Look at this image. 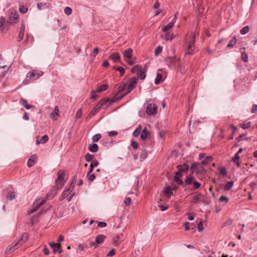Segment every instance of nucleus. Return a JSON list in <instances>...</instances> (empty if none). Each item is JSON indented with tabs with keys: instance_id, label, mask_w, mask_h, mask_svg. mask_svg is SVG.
I'll use <instances>...</instances> for the list:
<instances>
[{
	"instance_id": "17",
	"label": "nucleus",
	"mask_w": 257,
	"mask_h": 257,
	"mask_svg": "<svg viewBox=\"0 0 257 257\" xmlns=\"http://www.w3.org/2000/svg\"><path fill=\"white\" fill-rule=\"evenodd\" d=\"M18 17L19 16L17 13H15L14 14H12V15L10 17L9 19V25L14 24L17 23Z\"/></svg>"
},
{
	"instance_id": "29",
	"label": "nucleus",
	"mask_w": 257,
	"mask_h": 257,
	"mask_svg": "<svg viewBox=\"0 0 257 257\" xmlns=\"http://www.w3.org/2000/svg\"><path fill=\"white\" fill-rule=\"evenodd\" d=\"M236 38L235 37H233L231 40H230L229 43L227 45V48H233L236 43Z\"/></svg>"
},
{
	"instance_id": "4",
	"label": "nucleus",
	"mask_w": 257,
	"mask_h": 257,
	"mask_svg": "<svg viewBox=\"0 0 257 257\" xmlns=\"http://www.w3.org/2000/svg\"><path fill=\"white\" fill-rule=\"evenodd\" d=\"M194 180V178L193 177L191 176H186L184 181V185L192 184L193 189L196 190L198 189L200 187L201 184L198 182Z\"/></svg>"
},
{
	"instance_id": "36",
	"label": "nucleus",
	"mask_w": 257,
	"mask_h": 257,
	"mask_svg": "<svg viewBox=\"0 0 257 257\" xmlns=\"http://www.w3.org/2000/svg\"><path fill=\"white\" fill-rule=\"evenodd\" d=\"M142 130V126L141 125H139L138 127L136 128V130L134 131L133 133V135L135 137H137L139 136L140 132Z\"/></svg>"
},
{
	"instance_id": "22",
	"label": "nucleus",
	"mask_w": 257,
	"mask_h": 257,
	"mask_svg": "<svg viewBox=\"0 0 257 257\" xmlns=\"http://www.w3.org/2000/svg\"><path fill=\"white\" fill-rule=\"evenodd\" d=\"M200 167H202L201 166V164L199 163H193L190 167L192 174H193L196 171H198V170L199 169Z\"/></svg>"
},
{
	"instance_id": "38",
	"label": "nucleus",
	"mask_w": 257,
	"mask_h": 257,
	"mask_svg": "<svg viewBox=\"0 0 257 257\" xmlns=\"http://www.w3.org/2000/svg\"><path fill=\"white\" fill-rule=\"evenodd\" d=\"M162 79V74L160 73H157V77L155 80V84H156V85L159 84L161 82Z\"/></svg>"
},
{
	"instance_id": "32",
	"label": "nucleus",
	"mask_w": 257,
	"mask_h": 257,
	"mask_svg": "<svg viewBox=\"0 0 257 257\" xmlns=\"http://www.w3.org/2000/svg\"><path fill=\"white\" fill-rule=\"evenodd\" d=\"M172 188L170 186H167L165 188L164 190V194L167 197H170L172 195Z\"/></svg>"
},
{
	"instance_id": "54",
	"label": "nucleus",
	"mask_w": 257,
	"mask_h": 257,
	"mask_svg": "<svg viewBox=\"0 0 257 257\" xmlns=\"http://www.w3.org/2000/svg\"><path fill=\"white\" fill-rule=\"evenodd\" d=\"M82 115V111L81 109H79L77 110L76 113L75 118L76 119H79L81 117Z\"/></svg>"
},
{
	"instance_id": "18",
	"label": "nucleus",
	"mask_w": 257,
	"mask_h": 257,
	"mask_svg": "<svg viewBox=\"0 0 257 257\" xmlns=\"http://www.w3.org/2000/svg\"><path fill=\"white\" fill-rule=\"evenodd\" d=\"M100 109V108L99 107V106H98L97 104L94 107V108L91 110V111L90 112V113H89V114L87 116V118H90L92 116H94V115H95L97 112L99 110V109Z\"/></svg>"
},
{
	"instance_id": "3",
	"label": "nucleus",
	"mask_w": 257,
	"mask_h": 257,
	"mask_svg": "<svg viewBox=\"0 0 257 257\" xmlns=\"http://www.w3.org/2000/svg\"><path fill=\"white\" fill-rule=\"evenodd\" d=\"M43 74V72L40 70H32L28 72L26 76L27 80H35L38 79Z\"/></svg>"
},
{
	"instance_id": "12",
	"label": "nucleus",
	"mask_w": 257,
	"mask_h": 257,
	"mask_svg": "<svg viewBox=\"0 0 257 257\" xmlns=\"http://www.w3.org/2000/svg\"><path fill=\"white\" fill-rule=\"evenodd\" d=\"M46 203V200L45 199H43L38 204L36 205L32 209L28 211V213H33L37 211L38 209L42 205H44Z\"/></svg>"
},
{
	"instance_id": "21",
	"label": "nucleus",
	"mask_w": 257,
	"mask_h": 257,
	"mask_svg": "<svg viewBox=\"0 0 257 257\" xmlns=\"http://www.w3.org/2000/svg\"><path fill=\"white\" fill-rule=\"evenodd\" d=\"M88 150L92 153H96L98 151V147L96 144H91L88 146Z\"/></svg>"
},
{
	"instance_id": "28",
	"label": "nucleus",
	"mask_w": 257,
	"mask_h": 257,
	"mask_svg": "<svg viewBox=\"0 0 257 257\" xmlns=\"http://www.w3.org/2000/svg\"><path fill=\"white\" fill-rule=\"evenodd\" d=\"M48 140H49L48 136L47 135H45L41 138L40 141H39L38 139H37V144H39L40 143L41 144H45L46 142H47L48 141Z\"/></svg>"
},
{
	"instance_id": "34",
	"label": "nucleus",
	"mask_w": 257,
	"mask_h": 257,
	"mask_svg": "<svg viewBox=\"0 0 257 257\" xmlns=\"http://www.w3.org/2000/svg\"><path fill=\"white\" fill-rule=\"evenodd\" d=\"M142 70L141 66L137 65L132 68L131 71L132 73H139Z\"/></svg>"
},
{
	"instance_id": "42",
	"label": "nucleus",
	"mask_w": 257,
	"mask_h": 257,
	"mask_svg": "<svg viewBox=\"0 0 257 257\" xmlns=\"http://www.w3.org/2000/svg\"><path fill=\"white\" fill-rule=\"evenodd\" d=\"M250 30L249 26H246L244 27L240 31V33L242 35H245L247 34Z\"/></svg>"
},
{
	"instance_id": "2",
	"label": "nucleus",
	"mask_w": 257,
	"mask_h": 257,
	"mask_svg": "<svg viewBox=\"0 0 257 257\" xmlns=\"http://www.w3.org/2000/svg\"><path fill=\"white\" fill-rule=\"evenodd\" d=\"M195 36L193 33H191L187 35L186 38V41L188 43L187 50L185 54H192L195 50Z\"/></svg>"
},
{
	"instance_id": "35",
	"label": "nucleus",
	"mask_w": 257,
	"mask_h": 257,
	"mask_svg": "<svg viewBox=\"0 0 257 257\" xmlns=\"http://www.w3.org/2000/svg\"><path fill=\"white\" fill-rule=\"evenodd\" d=\"M138 81V78L137 77L131 78L128 83V84L132 86H134V87L136 86V84Z\"/></svg>"
},
{
	"instance_id": "51",
	"label": "nucleus",
	"mask_w": 257,
	"mask_h": 257,
	"mask_svg": "<svg viewBox=\"0 0 257 257\" xmlns=\"http://www.w3.org/2000/svg\"><path fill=\"white\" fill-rule=\"evenodd\" d=\"M94 158L93 155L87 153L85 155V160L87 162L91 161Z\"/></svg>"
},
{
	"instance_id": "27",
	"label": "nucleus",
	"mask_w": 257,
	"mask_h": 257,
	"mask_svg": "<svg viewBox=\"0 0 257 257\" xmlns=\"http://www.w3.org/2000/svg\"><path fill=\"white\" fill-rule=\"evenodd\" d=\"M58 180H60L61 181H65L64 180L65 172L63 170H59L57 172Z\"/></svg>"
},
{
	"instance_id": "53",
	"label": "nucleus",
	"mask_w": 257,
	"mask_h": 257,
	"mask_svg": "<svg viewBox=\"0 0 257 257\" xmlns=\"http://www.w3.org/2000/svg\"><path fill=\"white\" fill-rule=\"evenodd\" d=\"M162 51V47L161 46H158L155 51V56H158L159 55Z\"/></svg>"
},
{
	"instance_id": "37",
	"label": "nucleus",
	"mask_w": 257,
	"mask_h": 257,
	"mask_svg": "<svg viewBox=\"0 0 257 257\" xmlns=\"http://www.w3.org/2000/svg\"><path fill=\"white\" fill-rule=\"evenodd\" d=\"M16 195L14 192H10L8 193L7 196V200H12L15 198Z\"/></svg>"
},
{
	"instance_id": "23",
	"label": "nucleus",
	"mask_w": 257,
	"mask_h": 257,
	"mask_svg": "<svg viewBox=\"0 0 257 257\" xmlns=\"http://www.w3.org/2000/svg\"><path fill=\"white\" fill-rule=\"evenodd\" d=\"M106 236L103 234L98 235L95 238V242L97 244H100L103 242Z\"/></svg>"
},
{
	"instance_id": "20",
	"label": "nucleus",
	"mask_w": 257,
	"mask_h": 257,
	"mask_svg": "<svg viewBox=\"0 0 257 257\" xmlns=\"http://www.w3.org/2000/svg\"><path fill=\"white\" fill-rule=\"evenodd\" d=\"M177 168L178 170H180V172H182L183 173L187 172L189 169V165L186 164H184L183 165H179L177 166Z\"/></svg>"
},
{
	"instance_id": "50",
	"label": "nucleus",
	"mask_w": 257,
	"mask_h": 257,
	"mask_svg": "<svg viewBox=\"0 0 257 257\" xmlns=\"http://www.w3.org/2000/svg\"><path fill=\"white\" fill-rule=\"evenodd\" d=\"M251 125V122L250 121L246 123H241L240 124V127L242 128L243 129H246L249 128Z\"/></svg>"
},
{
	"instance_id": "56",
	"label": "nucleus",
	"mask_w": 257,
	"mask_h": 257,
	"mask_svg": "<svg viewBox=\"0 0 257 257\" xmlns=\"http://www.w3.org/2000/svg\"><path fill=\"white\" fill-rule=\"evenodd\" d=\"M219 173L223 176H226L227 174L226 169L224 167H222L219 169Z\"/></svg>"
},
{
	"instance_id": "19",
	"label": "nucleus",
	"mask_w": 257,
	"mask_h": 257,
	"mask_svg": "<svg viewBox=\"0 0 257 257\" xmlns=\"http://www.w3.org/2000/svg\"><path fill=\"white\" fill-rule=\"evenodd\" d=\"M120 55L118 53L114 52L112 53L110 56L109 58L113 61L114 62H116L118 60H120Z\"/></svg>"
},
{
	"instance_id": "33",
	"label": "nucleus",
	"mask_w": 257,
	"mask_h": 257,
	"mask_svg": "<svg viewBox=\"0 0 257 257\" xmlns=\"http://www.w3.org/2000/svg\"><path fill=\"white\" fill-rule=\"evenodd\" d=\"M108 87V85L106 84H102L99 87H98L97 89L96 92H100L102 91H104L106 90Z\"/></svg>"
},
{
	"instance_id": "63",
	"label": "nucleus",
	"mask_w": 257,
	"mask_h": 257,
	"mask_svg": "<svg viewBox=\"0 0 257 257\" xmlns=\"http://www.w3.org/2000/svg\"><path fill=\"white\" fill-rule=\"evenodd\" d=\"M87 176L88 177V180L91 181H93L95 178V176L93 174H89V175H87Z\"/></svg>"
},
{
	"instance_id": "6",
	"label": "nucleus",
	"mask_w": 257,
	"mask_h": 257,
	"mask_svg": "<svg viewBox=\"0 0 257 257\" xmlns=\"http://www.w3.org/2000/svg\"><path fill=\"white\" fill-rule=\"evenodd\" d=\"M72 190V189L71 186H69L68 188H66L61 196L60 200H62L67 198L68 202L70 201L74 196L73 193L71 194Z\"/></svg>"
},
{
	"instance_id": "39",
	"label": "nucleus",
	"mask_w": 257,
	"mask_h": 257,
	"mask_svg": "<svg viewBox=\"0 0 257 257\" xmlns=\"http://www.w3.org/2000/svg\"><path fill=\"white\" fill-rule=\"evenodd\" d=\"M55 182L56 187L58 189L61 188L65 182V181H61L60 180H58V179L56 180Z\"/></svg>"
},
{
	"instance_id": "8",
	"label": "nucleus",
	"mask_w": 257,
	"mask_h": 257,
	"mask_svg": "<svg viewBox=\"0 0 257 257\" xmlns=\"http://www.w3.org/2000/svg\"><path fill=\"white\" fill-rule=\"evenodd\" d=\"M123 55L125 61L129 64L133 65L134 62L131 60L133 56V50L132 48H128L123 52Z\"/></svg>"
},
{
	"instance_id": "52",
	"label": "nucleus",
	"mask_w": 257,
	"mask_h": 257,
	"mask_svg": "<svg viewBox=\"0 0 257 257\" xmlns=\"http://www.w3.org/2000/svg\"><path fill=\"white\" fill-rule=\"evenodd\" d=\"M25 32L20 31L18 35V37L17 38V41L18 42H21L23 39L24 36Z\"/></svg>"
},
{
	"instance_id": "14",
	"label": "nucleus",
	"mask_w": 257,
	"mask_h": 257,
	"mask_svg": "<svg viewBox=\"0 0 257 257\" xmlns=\"http://www.w3.org/2000/svg\"><path fill=\"white\" fill-rule=\"evenodd\" d=\"M183 173L182 172H180V170H178L175 173L174 181L179 185H182L183 184L182 180L180 179V177L182 176Z\"/></svg>"
},
{
	"instance_id": "13",
	"label": "nucleus",
	"mask_w": 257,
	"mask_h": 257,
	"mask_svg": "<svg viewBox=\"0 0 257 257\" xmlns=\"http://www.w3.org/2000/svg\"><path fill=\"white\" fill-rule=\"evenodd\" d=\"M150 136V133L147 128H144L141 134L140 138L142 141L146 140Z\"/></svg>"
},
{
	"instance_id": "61",
	"label": "nucleus",
	"mask_w": 257,
	"mask_h": 257,
	"mask_svg": "<svg viewBox=\"0 0 257 257\" xmlns=\"http://www.w3.org/2000/svg\"><path fill=\"white\" fill-rule=\"evenodd\" d=\"M119 239V236H116L115 238H114L112 241L113 244L115 245H117L118 244V240Z\"/></svg>"
},
{
	"instance_id": "1",
	"label": "nucleus",
	"mask_w": 257,
	"mask_h": 257,
	"mask_svg": "<svg viewBox=\"0 0 257 257\" xmlns=\"http://www.w3.org/2000/svg\"><path fill=\"white\" fill-rule=\"evenodd\" d=\"M28 234L26 232L23 233L21 237L18 241H15L6 249L5 253L9 254L13 252L15 250L25 243L28 240Z\"/></svg>"
},
{
	"instance_id": "24",
	"label": "nucleus",
	"mask_w": 257,
	"mask_h": 257,
	"mask_svg": "<svg viewBox=\"0 0 257 257\" xmlns=\"http://www.w3.org/2000/svg\"><path fill=\"white\" fill-rule=\"evenodd\" d=\"M126 89V83L120 85L116 90V94H118L124 92Z\"/></svg>"
},
{
	"instance_id": "15",
	"label": "nucleus",
	"mask_w": 257,
	"mask_h": 257,
	"mask_svg": "<svg viewBox=\"0 0 257 257\" xmlns=\"http://www.w3.org/2000/svg\"><path fill=\"white\" fill-rule=\"evenodd\" d=\"M59 108L58 106H56L54 109L50 114L51 118L54 120H56L59 116Z\"/></svg>"
},
{
	"instance_id": "64",
	"label": "nucleus",
	"mask_w": 257,
	"mask_h": 257,
	"mask_svg": "<svg viewBox=\"0 0 257 257\" xmlns=\"http://www.w3.org/2000/svg\"><path fill=\"white\" fill-rule=\"evenodd\" d=\"M256 112H257V105L253 104L251 108V112L255 113Z\"/></svg>"
},
{
	"instance_id": "49",
	"label": "nucleus",
	"mask_w": 257,
	"mask_h": 257,
	"mask_svg": "<svg viewBox=\"0 0 257 257\" xmlns=\"http://www.w3.org/2000/svg\"><path fill=\"white\" fill-rule=\"evenodd\" d=\"M101 138V135L99 134H96L92 137V140L93 142H97Z\"/></svg>"
},
{
	"instance_id": "62",
	"label": "nucleus",
	"mask_w": 257,
	"mask_h": 257,
	"mask_svg": "<svg viewBox=\"0 0 257 257\" xmlns=\"http://www.w3.org/2000/svg\"><path fill=\"white\" fill-rule=\"evenodd\" d=\"M115 254L114 249H111L107 254V256H112Z\"/></svg>"
},
{
	"instance_id": "16",
	"label": "nucleus",
	"mask_w": 257,
	"mask_h": 257,
	"mask_svg": "<svg viewBox=\"0 0 257 257\" xmlns=\"http://www.w3.org/2000/svg\"><path fill=\"white\" fill-rule=\"evenodd\" d=\"M37 155H33L29 159L27 162V166L29 167H32L34 165L35 162L37 160Z\"/></svg>"
},
{
	"instance_id": "7",
	"label": "nucleus",
	"mask_w": 257,
	"mask_h": 257,
	"mask_svg": "<svg viewBox=\"0 0 257 257\" xmlns=\"http://www.w3.org/2000/svg\"><path fill=\"white\" fill-rule=\"evenodd\" d=\"M134 88L135 87L134 86L130 85L128 83L126 84V91L122 95H121V96H120L119 97H116V96H113L112 98L111 102H115L116 101L120 100L122 98H123L124 96H125L126 95H127L130 92H131L134 89Z\"/></svg>"
},
{
	"instance_id": "31",
	"label": "nucleus",
	"mask_w": 257,
	"mask_h": 257,
	"mask_svg": "<svg viewBox=\"0 0 257 257\" xmlns=\"http://www.w3.org/2000/svg\"><path fill=\"white\" fill-rule=\"evenodd\" d=\"M201 194L197 193L193 195L192 202L196 203L201 198Z\"/></svg>"
},
{
	"instance_id": "45",
	"label": "nucleus",
	"mask_w": 257,
	"mask_h": 257,
	"mask_svg": "<svg viewBox=\"0 0 257 257\" xmlns=\"http://www.w3.org/2000/svg\"><path fill=\"white\" fill-rule=\"evenodd\" d=\"M28 9L26 6H21L19 8V11L22 14H25L28 12Z\"/></svg>"
},
{
	"instance_id": "59",
	"label": "nucleus",
	"mask_w": 257,
	"mask_h": 257,
	"mask_svg": "<svg viewBox=\"0 0 257 257\" xmlns=\"http://www.w3.org/2000/svg\"><path fill=\"white\" fill-rule=\"evenodd\" d=\"M115 69L119 71L121 76H122L124 75L125 71H124V69L122 67H118L117 68H115Z\"/></svg>"
},
{
	"instance_id": "58",
	"label": "nucleus",
	"mask_w": 257,
	"mask_h": 257,
	"mask_svg": "<svg viewBox=\"0 0 257 257\" xmlns=\"http://www.w3.org/2000/svg\"><path fill=\"white\" fill-rule=\"evenodd\" d=\"M197 228L199 232H201L203 230V222L202 220L198 223Z\"/></svg>"
},
{
	"instance_id": "48",
	"label": "nucleus",
	"mask_w": 257,
	"mask_h": 257,
	"mask_svg": "<svg viewBox=\"0 0 257 257\" xmlns=\"http://www.w3.org/2000/svg\"><path fill=\"white\" fill-rule=\"evenodd\" d=\"M173 27L172 23H169L167 25L163 26L162 27V31L164 32H167Z\"/></svg>"
},
{
	"instance_id": "43",
	"label": "nucleus",
	"mask_w": 257,
	"mask_h": 257,
	"mask_svg": "<svg viewBox=\"0 0 257 257\" xmlns=\"http://www.w3.org/2000/svg\"><path fill=\"white\" fill-rule=\"evenodd\" d=\"M241 59L244 62H248V55L245 52H241Z\"/></svg>"
},
{
	"instance_id": "26",
	"label": "nucleus",
	"mask_w": 257,
	"mask_h": 257,
	"mask_svg": "<svg viewBox=\"0 0 257 257\" xmlns=\"http://www.w3.org/2000/svg\"><path fill=\"white\" fill-rule=\"evenodd\" d=\"M21 103L27 109H29L31 108L34 107L33 106L30 105L28 103V101L26 99L22 98L21 100Z\"/></svg>"
},
{
	"instance_id": "57",
	"label": "nucleus",
	"mask_w": 257,
	"mask_h": 257,
	"mask_svg": "<svg viewBox=\"0 0 257 257\" xmlns=\"http://www.w3.org/2000/svg\"><path fill=\"white\" fill-rule=\"evenodd\" d=\"M124 203L126 205H129L132 203V199L130 197H126L124 200Z\"/></svg>"
},
{
	"instance_id": "60",
	"label": "nucleus",
	"mask_w": 257,
	"mask_h": 257,
	"mask_svg": "<svg viewBox=\"0 0 257 257\" xmlns=\"http://www.w3.org/2000/svg\"><path fill=\"white\" fill-rule=\"evenodd\" d=\"M219 200L220 202H222L223 201H225L226 202H228L229 201V199L224 196H221L219 198Z\"/></svg>"
},
{
	"instance_id": "30",
	"label": "nucleus",
	"mask_w": 257,
	"mask_h": 257,
	"mask_svg": "<svg viewBox=\"0 0 257 257\" xmlns=\"http://www.w3.org/2000/svg\"><path fill=\"white\" fill-rule=\"evenodd\" d=\"M161 36L162 39L168 41L172 40L174 37L173 34H170L169 33H167L165 35H161Z\"/></svg>"
},
{
	"instance_id": "40",
	"label": "nucleus",
	"mask_w": 257,
	"mask_h": 257,
	"mask_svg": "<svg viewBox=\"0 0 257 257\" xmlns=\"http://www.w3.org/2000/svg\"><path fill=\"white\" fill-rule=\"evenodd\" d=\"M233 185V181H229L227 182L224 186V189L225 190H229L231 189Z\"/></svg>"
},
{
	"instance_id": "9",
	"label": "nucleus",
	"mask_w": 257,
	"mask_h": 257,
	"mask_svg": "<svg viewBox=\"0 0 257 257\" xmlns=\"http://www.w3.org/2000/svg\"><path fill=\"white\" fill-rule=\"evenodd\" d=\"M158 107L155 104L150 103L146 108V112L150 115H155L157 113Z\"/></svg>"
},
{
	"instance_id": "10",
	"label": "nucleus",
	"mask_w": 257,
	"mask_h": 257,
	"mask_svg": "<svg viewBox=\"0 0 257 257\" xmlns=\"http://www.w3.org/2000/svg\"><path fill=\"white\" fill-rule=\"evenodd\" d=\"M177 57L175 56H169L165 58V62L169 68L175 65Z\"/></svg>"
},
{
	"instance_id": "46",
	"label": "nucleus",
	"mask_w": 257,
	"mask_h": 257,
	"mask_svg": "<svg viewBox=\"0 0 257 257\" xmlns=\"http://www.w3.org/2000/svg\"><path fill=\"white\" fill-rule=\"evenodd\" d=\"M72 10L70 7H66L64 9V13L67 16H70L72 14Z\"/></svg>"
},
{
	"instance_id": "25",
	"label": "nucleus",
	"mask_w": 257,
	"mask_h": 257,
	"mask_svg": "<svg viewBox=\"0 0 257 257\" xmlns=\"http://www.w3.org/2000/svg\"><path fill=\"white\" fill-rule=\"evenodd\" d=\"M111 99H112V98H111V99H110V98H103V99H102L100 100L99 101V102L98 103V104H97V105L98 106H99V107L100 108H101V106H102V105H103L104 104H105L107 102H108V101H110V103H112V102H111Z\"/></svg>"
},
{
	"instance_id": "44",
	"label": "nucleus",
	"mask_w": 257,
	"mask_h": 257,
	"mask_svg": "<svg viewBox=\"0 0 257 257\" xmlns=\"http://www.w3.org/2000/svg\"><path fill=\"white\" fill-rule=\"evenodd\" d=\"M246 135H247V133L242 134V135H240L238 137H237L236 139V140L238 142L241 141L243 140L247 141L248 140V139L247 138H245L244 139L243 138L244 137L246 136Z\"/></svg>"
},
{
	"instance_id": "5",
	"label": "nucleus",
	"mask_w": 257,
	"mask_h": 257,
	"mask_svg": "<svg viewBox=\"0 0 257 257\" xmlns=\"http://www.w3.org/2000/svg\"><path fill=\"white\" fill-rule=\"evenodd\" d=\"M9 22L6 18L1 16L0 17V33H6L9 28Z\"/></svg>"
},
{
	"instance_id": "55",
	"label": "nucleus",
	"mask_w": 257,
	"mask_h": 257,
	"mask_svg": "<svg viewBox=\"0 0 257 257\" xmlns=\"http://www.w3.org/2000/svg\"><path fill=\"white\" fill-rule=\"evenodd\" d=\"M138 76L140 77L141 79L144 80L146 78V74L145 72L143 71L142 70H141L138 73Z\"/></svg>"
},
{
	"instance_id": "47",
	"label": "nucleus",
	"mask_w": 257,
	"mask_h": 257,
	"mask_svg": "<svg viewBox=\"0 0 257 257\" xmlns=\"http://www.w3.org/2000/svg\"><path fill=\"white\" fill-rule=\"evenodd\" d=\"M211 161V157H206L204 160L201 161L202 165H206L208 164Z\"/></svg>"
},
{
	"instance_id": "11",
	"label": "nucleus",
	"mask_w": 257,
	"mask_h": 257,
	"mask_svg": "<svg viewBox=\"0 0 257 257\" xmlns=\"http://www.w3.org/2000/svg\"><path fill=\"white\" fill-rule=\"evenodd\" d=\"M49 245L51 247V248H53L54 252L55 253L56 252H58L59 253H61L62 252L61 245L59 242H49Z\"/></svg>"
},
{
	"instance_id": "41",
	"label": "nucleus",
	"mask_w": 257,
	"mask_h": 257,
	"mask_svg": "<svg viewBox=\"0 0 257 257\" xmlns=\"http://www.w3.org/2000/svg\"><path fill=\"white\" fill-rule=\"evenodd\" d=\"M148 157V153L146 151H143L140 155V160L141 161L145 160Z\"/></svg>"
}]
</instances>
